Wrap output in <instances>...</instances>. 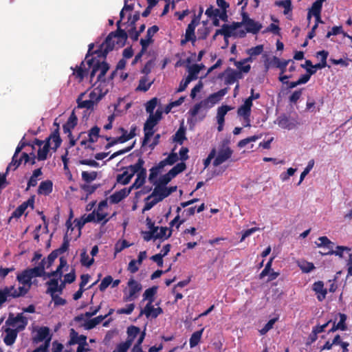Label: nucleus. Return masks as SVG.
Masks as SVG:
<instances>
[{"label": "nucleus", "instance_id": "obj_60", "mask_svg": "<svg viewBox=\"0 0 352 352\" xmlns=\"http://www.w3.org/2000/svg\"><path fill=\"white\" fill-rule=\"evenodd\" d=\"M107 216V214L106 212H103L102 211L96 210V223H100L103 221L102 225H104L109 221V219H106Z\"/></svg>", "mask_w": 352, "mask_h": 352}, {"label": "nucleus", "instance_id": "obj_1", "mask_svg": "<svg viewBox=\"0 0 352 352\" xmlns=\"http://www.w3.org/2000/svg\"><path fill=\"white\" fill-rule=\"evenodd\" d=\"M54 124L57 126V128L45 139V142L42 146L38 148L37 155H35L36 160H45L48 157L50 149L55 152L60 146L62 140L59 133V125L56 122H54Z\"/></svg>", "mask_w": 352, "mask_h": 352}, {"label": "nucleus", "instance_id": "obj_57", "mask_svg": "<svg viewBox=\"0 0 352 352\" xmlns=\"http://www.w3.org/2000/svg\"><path fill=\"white\" fill-rule=\"evenodd\" d=\"M263 51V45H258L256 47H251L248 50L247 53L250 56V58L252 56H256L261 54Z\"/></svg>", "mask_w": 352, "mask_h": 352}, {"label": "nucleus", "instance_id": "obj_24", "mask_svg": "<svg viewBox=\"0 0 352 352\" xmlns=\"http://www.w3.org/2000/svg\"><path fill=\"white\" fill-rule=\"evenodd\" d=\"M6 336L3 338V342L8 346L12 345L17 337L18 330L12 329L10 328H6Z\"/></svg>", "mask_w": 352, "mask_h": 352}, {"label": "nucleus", "instance_id": "obj_21", "mask_svg": "<svg viewBox=\"0 0 352 352\" xmlns=\"http://www.w3.org/2000/svg\"><path fill=\"white\" fill-rule=\"evenodd\" d=\"M312 289L316 292L317 295V299L319 301H322L325 298L327 294V289L324 288V283L321 280H318L315 282L313 284Z\"/></svg>", "mask_w": 352, "mask_h": 352}, {"label": "nucleus", "instance_id": "obj_42", "mask_svg": "<svg viewBox=\"0 0 352 352\" xmlns=\"http://www.w3.org/2000/svg\"><path fill=\"white\" fill-rule=\"evenodd\" d=\"M167 164L165 161L164 160H162L156 166H153L150 169V174L148 176H158V175L162 172L163 168Z\"/></svg>", "mask_w": 352, "mask_h": 352}, {"label": "nucleus", "instance_id": "obj_7", "mask_svg": "<svg viewBox=\"0 0 352 352\" xmlns=\"http://www.w3.org/2000/svg\"><path fill=\"white\" fill-rule=\"evenodd\" d=\"M159 122L153 118V114H149L148 118L144 124V139L142 141V145L148 144L151 138L154 135L155 131L153 128Z\"/></svg>", "mask_w": 352, "mask_h": 352}, {"label": "nucleus", "instance_id": "obj_45", "mask_svg": "<svg viewBox=\"0 0 352 352\" xmlns=\"http://www.w3.org/2000/svg\"><path fill=\"white\" fill-rule=\"evenodd\" d=\"M83 67L84 61H82L80 66H76L73 72V74L76 76V78L79 79L80 81L83 80L85 74L87 73V69H84Z\"/></svg>", "mask_w": 352, "mask_h": 352}, {"label": "nucleus", "instance_id": "obj_32", "mask_svg": "<svg viewBox=\"0 0 352 352\" xmlns=\"http://www.w3.org/2000/svg\"><path fill=\"white\" fill-rule=\"evenodd\" d=\"M107 318V316H98L94 318L88 320L84 324L85 329L89 330L94 328L96 325L100 324L103 320Z\"/></svg>", "mask_w": 352, "mask_h": 352}, {"label": "nucleus", "instance_id": "obj_47", "mask_svg": "<svg viewBox=\"0 0 352 352\" xmlns=\"http://www.w3.org/2000/svg\"><path fill=\"white\" fill-rule=\"evenodd\" d=\"M239 78H241L240 73L235 70H232L229 74H227L225 80L226 84L232 85Z\"/></svg>", "mask_w": 352, "mask_h": 352}, {"label": "nucleus", "instance_id": "obj_10", "mask_svg": "<svg viewBox=\"0 0 352 352\" xmlns=\"http://www.w3.org/2000/svg\"><path fill=\"white\" fill-rule=\"evenodd\" d=\"M177 186H171L168 188L167 186H155L152 193L148 195V199L151 197H156L160 201H162L164 198L169 196L172 192L176 191Z\"/></svg>", "mask_w": 352, "mask_h": 352}, {"label": "nucleus", "instance_id": "obj_23", "mask_svg": "<svg viewBox=\"0 0 352 352\" xmlns=\"http://www.w3.org/2000/svg\"><path fill=\"white\" fill-rule=\"evenodd\" d=\"M70 345L78 344V345H87V337L83 335L78 336V333L74 329L70 331Z\"/></svg>", "mask_w": 352, "mask_h": 352}, {"label": "nucleus", "instance_id": "obj_15", "mask_svg": "<svg viewBox=\"0 0 352 352\" xmlns=\"http://www.w3.org/2000/svg\"><path fill=\"white\" fill-rule=\"evenodd\" d=\"M163 311L162 308H154L151 302H147L144 308L141 310L140 316L144 314L147 318L150 317L152 318H156Z\"/></svg>", "mask_w": 352, "mask_h": 352}, {"label": "nucleus", "instance_id": "obj_63", "mask_svg": "<svg viewBox=\"0 0 352 352\" xmlns=\"http://www.w3.org/2000/svg\"><path fill=\"white\" fill-rule=\"evenodd\" d=\"M140 13L139 11H136L133 16L131 14L128 17V22L131 28L136 27L135 23L140 19Z\"/></svg>", "mask_w": 352, "mask_h": 352}, {"label": "nucleus", "instance_id": "obj_52", "mask_svg": "<svg viewBox=\"0 0 352 352\" xmlns=\"http://www.w3.org/2000/svg\"><path fill=\"white\" fill-rule=\"evenodd\" d=\"M347 251L349 252L351 249L346 246H340L338 245L336 247V250L334 252H323L322 254L324 255H329V254H335L336 256H339L340 257H342L343 251Z\"/></svg>", "mask_w": 352, "mask_h": 352}, {"label": "nucleus", "instance_id": "obj_30", "mask_svg": "<svg viewBox=\"0 0 352 352\" xmlns=\"http://www.w3.org/2000/svg\"><path fill=\"white\" fill-rule=\"evenodd\" d=\"M52 182L50 180L42 182L38 187V193L47 195L52 191Z\"/></svg>", "mask_w": 352, "mask_h": 352}, {"label": "nucleus", "instance_id": "obj_22", "mask_svg": "<svg viewBox=\"0 0 352 352\" xmlns=\"http://www.w3.org/2000/svg\"><path fill=\"white\" fill-rule=\"evenodd\" d=\"M95 65H98V71H100V74H98L96 82H105V75L108 70L109 69V64L105 61L100 62V60H95Z\"/></svg>", "mask_w": 352, "mask_h": 352}, {"label": "nucleus", "instance_id": "obj_56", "mask_svg": "<svg viewBox=\"0 0 352 352\" xmlns=\"http://www.w3.org/2000/svg\"><path fill=\"white\" fill-rule=\"evenodd\" d=\"M219 9L214 8V6H210L206 10L205 14L210 19L218 17L220 12Z\"/></svg>", "mask_w": 352, "mask_h": 352}, {"label": "nucleus", "instance_id": "obj_9", "mask_svg": "<svg viewBox=\"0 0 352 352\" xmlns=\"http://www.w3.org/2000/svg\"><path fill=\"white\" fill-rule=\"evenodd\" d=\"M127 285L129 287V294L124 296L123 298L125 302L135 300L138 297L137 294L142 289V285L133 278L129 280Z\"/></svg>", "mask_w": 352, "mask_h": 352}, {"label": "nucleus", "instance_id": "obj_34", "mask_svg": "<svg viewBox=\"0 0 352 352\" xmlns=\"http://www.w3.org/2000/svg\"><path fill=\"white\" fill-rule=\"evenodd\" d=\"M148 79L147 76H144L141 77L139 80V85L136 88V91H142L144 92L147 91L153 83V81L148 82Z\"/></svg>", "mask_w": 352, "mask_h": 352}, {"label": "nucleus", "instance_id": "obj_18", "mask_svg": "<svg viewBox=\"0 0 352 352\" xmlns=\"http://www.w3.org/2000/svg\"><path fill=\"white\" fill-rule=\"evenodd\" d=\"M34 204V197H31L30 199H28V201H24L19 206L17 207V208L12 212L11 218H19L24 213L28 207L30 206L32 208H33Z\"/></svg>", "mask_w": 352, "mask_h": 352}, {"label": "nucleus", "instance_id": "obj_55", "mask_svg": "<svg viewBox=\"0 0 352 352\" xmlns=\"http://www.w3.org/2000/svg\"><path fill=\"white\" fill-rule=\"evenodd\" d=\"M113 282V278L109 275L105 276L101 281L99 285V289L100 292H104Z\"/></svg>", "mask_w": 352, "mask_h": 352}, {"label": "nucleus", "instance_id": "obj_31", "mask_svg": "<svg viewBox=\"0 0 352 352\" xmlns=\"http://www.w3.org/2000/svg\"><path fill=\"white\" fill-rule=\"evenodd\" d=\"M201 71V68L199 67L198 64H194L188 68V74L186 77L190 82L192 80H197L198 78V74Z\"/></svg>", "mask_w": 352, "mask_h": 352}, {"label": "nucleus", "instance_id": "obj_50", "mask_svg": "<svg viewBox=\"0 0 352 352\" xmlns=\"http://www.w3.org/2000/svg\"><path fill=\"white\" fill-rule=\"evenodd\" d=\"M186 139V138L185 135V129L180 127L175 133L173 140L175 142L179 143V144H182Z\"/></svg>", "mask_w": 352, "mask_h": 352}, {"label": "nucleus", "instance_id": "obj_5", "mask_svg": "<svg viewBox=\"0 0 352 352\" xmlns=\"http://www.w3.org/2000/svg\"><path fill=\"white\" fill-rule=\"evenodd\" d=\"M117 41V34L114 32H110L104 41L99 46V48L95 50L97 56L98 58H106L109 52L112 51L116 46L118 47V45L116 44Z\"/></svg>", "mask_w": 352, "mask_h": 352}, {"label": "nucleus", "instance_id": "obj_16", "mask_svg": "<svg viewBox=\"0 0 352 352\" xmlns=\"http://www.w3.org/2000/svg\"><path fill=\"white\" fill-rule=\"evenodd\" d=\"M121 23H122V21H120V19L117 21V23H116L117 30H116V31L113 32L114 33H116V34H117V36H118V41H116V44L118 45V48L122 47L125 45L126 41L128 38V34H127L126 32L124 30L121 28Z\"/></svg>", "mask_w": 352, "mask_h": 352}, {"label": "nucleus", "instance_id": "obj_59", "mask_svg": "<svg viewBox=\"0 0 352 352\" xmlns=\"http://www.w3.org/2000/svg\"><path fill=\"white\" fill-rule=\"evenodd\" d=\"M251 60V58L249 57V58H245L243 62L242 61H239V62H236V67L243 72L244 73H248L250 72V69H251V67L250 65H243V63H246V62H248Z\"/></svg>", "mask_w": 352, "mask_h": 352}, {"label": "nucleus", "instance_id": "obj_46", "mask_svg": "<svg viewBox=\"0 0 352 352\" xmlns=\"http://www.w3.org/2000/svg\"><path fill=\"white\" fill-rule=\"evenodd\" d=\"M326 0H316L313 3L311 8L309 9V11L312 12L313 15H318L321 14L322 3Z\"/></svg>", "mask_w": 352, "mask_h": 352}, {"label": "nucleus", "instance_id": "obj_11", "mask_svg": "<svg viewBox=\"0 0 352 352\" xmlns=\"http://www.w3.org/2000/svg\"><path fill=\"white\" fill-rule=\"evenodd\" d=\"M243 23L248 32L254 34H257L262 28V25L257 21L250 19L246 12H242Z\"/></svg>", "mask_w": 352, "mask_h": 352}, {"label": "nucleus", "instance_id": "obj_25", "mask_svg": "<svg viewBox=\"0 0 352 352\" xmlns=\"http://www.w3.org/2000/svg\"><path fill=\"white\" fill-rule=\"evenodd\" d=\"M252 104V103H250L249 102L245 100L244 103L238 108V116L248 120V117H250L251 115V108Z\"/></svg>", "mask_w": 352, "mask_h": 352}, {"label": "nucleus", "instance_id": "obj_41", "mask_svg": "<svg viewBox=\"0 0 352 352\" xmlns=\"http://www.w3.org/2000/svg\"><path fill=\"white\" fill-rule=\"evenodd\" d=\"M168 230V228L166 227H159V230L157 232H155V239H168L172 234V230H169V232L168 234H166L167 231Z\"/></svg>", "mask_w": 352, "mask_h": 352}, {"label": "nucleus", "instance_id": "obj_39", "mask_svg": "<svg viewBox=\"0 0 352 352\" xmlns=\"http://www.w3.org/2000/svg\"><path fill=\"white\" fill-rule=\"evenodd\" d=\"M140 333V329L139 327H137L135 326H130L127 329V334L128 338L126 341H129V343L132 344L134 339L136 338V336Z\"/></svg>", "mask_w": 352, "mask_h": 352}, {"label": "nucleus", "instance_id": "obj_3", "mask_svg": "<svg viewBox=\"0 0 352 352\" xmlns=\"http://www.w3.org/2000/svg\"><path fill=\"white\" fill-rule=\"evenodd\" d=\"M228 87L220 89L217 92L210 94L206 99L195 104L192 109H190L189 113L192 117H195L199 113L202 107H206L208 103L212 105L219 102L222 98L228 93Z\"/></svg>", "mask_w": 352, "mask_h": 352}, {"label": "nucleus", "instance_id": "obj_6", "mask_svg": "<svg viewBox=\"0 0 352 352\" xmlns=\"http://www.w3.org/2000/svg\"><path fill=\"white\" fill-rule=\"evenodd\" d=\"M229 143L230 142L228 140H223L221 142L217 155L213 161L214 166L223 164L231 157L233 151L229 146Z\"/></svg>", "mask_w": 352, "mask_h": 352}, {"label": "nucleus", "instance_id": "obj_58", "mask_svg": "<svg viewBox=\"0 0 352 352\" xmlns=\"http://www.w3.org/2000/svg\"><path fill=\"white\" fill-rule=\"evenodd\" d=\"M30 146L31 148H34V144H31V142H28L25 140V136H23L22 138V139L21 140V141L19 142V143L18 144L16 149H15V151H16L17 153H21L22 152V150L25 147V146Z\"/></svg>", "mask_w": 352, "mask_h": 352}, {"label": "nucleus", "instance_id": "obj_4", "mask_svg": "<svg viewBox=\"0 0 352 352\" xmlns=\"http://www.w3.org/2000/svg\"><path fill=\"white\" fill-rule=\"evenodd\" d=\"M66 265V260L63 257H61L60 258V264L58 266L57 269L52 272H45V270H43V266H36L33 268L28 269V270L29 271L32 278L41 276L51 278L56 277L57 276H58L59 278H60L62 276V269Z\"/></svg>", "mask_w": 352, "mask_h": 352}, {"label": "nucleus", "instance_id": "obj_14", "mask_svg": "<svg viewBox=\"0 0 352 352\" xmlns=\"http://www.w3.org/2000/svg\"><path fill=\"white\" fill-rule=\"evenodd\" d=\"M159 31V27L156 25L149 28L146 32L145 38H141L140 43L144 49H148L149 45L153 43V36Z\"/></svg>", "mask_w": 352, "mask_h": 352}, {"label": "nucleus", "instance_id": "obj_13", "mask_svg": "<svg viewBox=\"0 0 352 352\" xmlns=\"http://www.w3.org/2000/svg\"><path fill=\"white\" fill-rule=\"evenodd\" d=\"M277 123L280 128L287 130H292L300 124L296 119L286 116L278 117Z\"/></svg>", "mask_w": 352, "mask_h": 352}, {"label": "nucleus", "instance_id": "obj_27", "mask_svg": "<svg viewBox=\"0 0 352 352\" xmlns=\"http://www.w3.org/2000/svg\"><path fill=\"white\" fill-rule=\"evenodd\" d=\"M11 290H13V286L5 287L3 289H0V307L4 302L12 298Z\"/></svg>", "mask_w": 352, "mask_h": 352}, {"label": "nucleus", "instance_id": "obj_2", "mask_svg": "<svg viewBox=\"0 0 352 352\" xmlns=\"http://www.w3.org/2000/svg\"><path fill=\"white\" fill-rule=\"evenodd\" d=\"M34 166L36 164V157L34 152L28 153L26 152L17 153L14 151L10 163L8 165L5 173H0V176H6L10 171L16 170L20 165Z\"/></svg>", "mask_w": 352, "mask_h": 352}, {"label": "nucleus", "instance_id": "obj_37", "mask_svg": "<svg viewBox=\"0 0 352 352\" xmlns=\"http://www.w3.org/2000/svg\"><path fill=\"white\" fill-rule=\"evenodd\" d=\"M100 129L98 126H94L88 131V141L89 143H94L97 142L100 137Z\"/></svg>", "mask_w": 352, "mask_h": 352}, {"label": "nucleus", "instance_id": "obj_44", "mask_svg": "<svg viewBox=\"0 0 352 352\" xmlns=\"http://www.w3.org/2000/svg\"><path fill=\"white\" fill-rule=\"evenodd\" d=\"M203 331L204 329H201L200 331H197L192 334L189 340L190 348H193L198 344L201 340Z\"/></svg>", "mask_w": 352, "mask_h": 352}, {"label": "nucleus", "instance_id": "obj_28", "mask_svg": "<svg viewBox=\"0 0 352 352\" xmlns=\"http://www.w3.org/2000/svg\"><path fill=\"white\" fill-rule=\"evenodd\" d=\"M32 276L29 272V271L27 270L22 272V273L19 274L16 276L17 280L23 285H28L29 287L31 286V280Z\"/></svg>", "mask_w": 352, "mask_h": 352}, {"label": "nucleus", "instance_id": "obj_17", "mask_svg": "<svg viewBox=\"0 0 352 352\" xmlns=\"http://www.w3.org/2000/svg\"><path fill=\"white\" fill-rule=\"evenodd\" d=\"M96 177H83L85 180V184H80V188L87 192V196L85 199H87L88 195L92 194L95 192V190L100 186V184H91L92 182Z\"/></svg>", "mask_w": 352, "mask_h": 352}, {"label": "nucleus", "instance_id": "obj_54", "mask_svg": "<svg viewBox=\"0 0 352 352\" xmlns=\"http://www.w3.org/2000/svg\"><path fill=\"white\" fill-rule=\"evenodd\" d=\"M87 63L89 67H92L90 73V80L92 81L97 72H98V65H95V58H91L87 60Z\"/></svg>", "mask_w": 352, "mask_h": 352}, {"label": "nucleus", "instance_id": "obj_36", "mask_svg": "<svg viewBox=\"0 0 352 352\" xmlns=\"http://www.w3.org/2000/svg\"><path fill=\"white\" fill-rule=\"evenodd\" d=\"M186 164L184 162L177 164L173 167L167 173L162 176H177V175L182 173L186 168Z\"/></svg>", "mask_w": 352, "mask_h": 352}, {"label": "nucleus", "instance_id": "obj_8", "mask_svg": "<svg viewBox=\"0 0 352 352\" xmlns=\"http://www.w3.org/2000/svg\"><path fill=\"white\" fill-rule=\"evenodd\" d=\"M144 164V161L143 159L139 158L135 164L131 165L129 167L130 173L127 171H124L121 174H118L117 176H134L135 175H136V176H146V170L143 167Z\"/></svg>", "mask_w": 352, "mask_h": 352}, {"label": "nucleus", "instance_id": "obj_40", "mask_svg": "<svg viewBox=\"0 0 352 352\" xmlns=\"http://www.w3.org/2000/svg\"><path fill=\"white\" fill-rule=\"evenodd\" d=\"M30 288V287H29V286H28V287H25V285H23L19 287L18 289H16L14 286H13V290H11L12 298H16L25 296L29 291Z\"/></svg>", "mask_w": 352, "mask_h": 352}, {"label": "nucleus", "instance_id": "obj_64", "mask_svg": "<svg viewBox=\"0 0 352 352\" xmlns=\"http://www.w3.org/2000/svg\"><path fill=\"white\" fill-rule=\"evenodd\" d=\"M131 346L129 341H125L119 344L113 352H127Z\"/></svg>", "mask_w": 352, "mask_h": 352}, {"label": "nucleus", "instance_id": "obj_20", "mask_svg": "<svg viewBox=\"0 0 352 352\" xmlns=\"http://www.w3.org/2000/svg\"><path fill=\"white\" fill-rule=\"evenodd\" d=\"M49 338L50 341V329L47 327H42L38 329L36 335L33 338V342L38 343L45 341V342Z\"/></svg>", "mask_w": 352, "mask_h": 352}, {"label": "nucleus", "instance_id": "obj_38", "mask_svg": "<svg viewBox=\"0 0 352 352\" xmlns=\"http://www.w3.org/2000/svg\"><path fill=\"white\" fill-rule=\"evenodd\" d=\"M173 177H148L150 183L153 184L155 186H166V185L171 181Z\"/></svg>", "mask_w": 352, "mask_h": 352}, {"label": "nucleus", "instance_id": "obj_19", "mask_svg": "<svg viewBox=\"0 0 352 352\" xmlns=\"http://www.w3.org/2000/svg\"><path fill=\"white\" fill-rule=\"evenodd\" d=\"M131 192V188H124L119 191L115 192L109 197L111 204H118L127 197Z\"/></svg>", "mask_w": 352, "mask_h": 352}, {"label": "nucleus", "instance_id": "obj_61", "mask_svg": "<svg viewBox=\"0 0 352 352\" xmlns=\"http://www.w3.org/2000/svg\"><path fill=\"white\" fill-rule=\"evenodd\" d=\"M277 318H276L270 320L260 330V333L261 335H265L267 333L270 329L273 328V326Z\"/></svg>", "mask_w": 352, "mask_h": 352}, {"label": "nucleus", "instance_id": "obj_35", "mask_svg": "<svg viewBox=\"0 0 352 352\" xmlns=\"http://www.w3.org/2000/svg\"><path fill=\"white\" fill-rule=\"evenodd\" d=\"M57 276V278L53 277V278L50 279L49 281L46 283V285L49 286L47 289V294L53 295L54 293L57 292L58 289V279L60 278L58 276Z\"/></svg>", "mask_w": 352, "mask_h": 352}, {"label": "nucleus", "instance_id": "obj_51", "mask_svg": "<svg viewBox=\"0 0 352 352\" xmlns=\"http://www.w3.org/2000/svg\"><path fill=\"white\" fill-rule=\"evenodd\" d=\"M210 33V28L202 26L197 30V36L199 40H205Z\"/></svg>", "mask_w": 352, "mask_h": 352}, {"label": "nucleus", "instance_id": "obj_26", "mask_svg": "<svg viewBox=\"0 0 352 352\" xmlns=\"http://www.w3.org/2000/svg\"><path fill=\"white\" fill-rule=\"evenodd\" d=\"M85 95V93H81L77 100L78 107L80 109H92L95 105L94 100H82V98Z\"/></svg>", "mask_w": 352, "mask_h": 352}, {"label": "nucleus", "instance_id": "obj_43", "mask_svg": "<svg viewBox=\"0 0 352 352\" xmlns=\"http://www.w3.org/2000/svg\"><path fill=\"white\" fill-rule=\"evenodd\" d=\"M94 262V258H89V255L87 253V250L83 249L80 254V263L82 265L87 267H90Z\"/></svg>", "mask_w": 352, "mask_h": 352}, {"label": "nucleus", "instance_id": "obj_33", "mask_svg": "<svg viewBox=\"0 0 352 352\" xmlns=\"http://www.w3.org/2000/svg\"><path fill=\"white\" fill-rule=\"evenodd\" d=\"M158 287L157 286H153L145 290L143 294V300H148V302L153 304L154 302V296L157 292Z\"/></svg>", "mask_w": 352, "mask_h": 352}, {"label": "nucleus", "instance_id": "obj_48", "mask_svg": "<svg viewBox=\"0 0 352 352\" xmlns=\"http://www.w3.org/2000/svg\"><path fill=\"white\" fill-rule=\"evenodd\" d=\"M275 6L284 8V14H287L292 10V1L291 0H281L276 1Z\"/></svg>", "mask_w": 352, "mask_h": 352}, {"label": "nucleus", "instance_id": "obj_53", "mask_svg": "<svg viewBox=\"0 0 352 352\" xmlns=\"http://www.w3.org/2000/svg\"><path fill=\"white\" fill-rule=\"evenodd\" d=\"M158 99L153 98L146 103V111L149 114H153L154 109L157 107Z\"/></svg>", "mask_w": 352, "mask_h": 352}, {"label": "nucleus", "instance_id": "obj_29", "mask_svg": "<svg viewBox=\"0 0 352 352\" xmlns=\"http://www.w3.org/2000/svg\"><path fill=\"white\" fill-rule=\"evenodd\" d=\"M292 61V60H281L276 56H274L272 59V65L273 66L280 69L281 74H283L286 71V67L289 62Z\"/></svg>", "mask_w": 352, "mask_h": 352}, {"label": "nucleus", "instance_id": "obj_49", "mask_svg": "<svg viewBox=\"0 0 352 352\" xmlns=\"http://www.w3.org/2000/svg\"><path fill=\"white\" fill-rule=\"evenodd\" d=\"M158 202H160V201L156 197H151L148 199V196L145 199V205L143 208V212L151 210Z\"/></svg>", "mask_w": 352, "mask_h": 352}, {"label": "nucleus", "instance_id": "obj_62", "mask_svg": "<svg viewBox=\"0 0 352 352\" xmlns=\"http://www.w3.org/2000/svg\"><path fill=\"white\" fill-rule=\"evenodd\" d=\"M69 245V240L68 239L67 235L66 234L63 238V244L58 249L55 250V251H58V254H63L68 250Z\"/></svg>", "mask_w": 352, "mask_h": 352}, {"label": "nucleus", "instance_id": "obj_12", "mask_svg": "<svg viewBox=\"0 0 352 352\" xmlns=\"http://www.w3.org/2000/svg\"><path fill=\"white\" fill-rule=\"evenodd\" d=\"M6 323L7 325L16 327L18 331H22L27 326L28 320L22 314H18L15 318H9Z\"/></svg>", "mask_w": 352, "mask_h": 352}]
</instances>
